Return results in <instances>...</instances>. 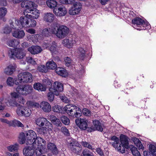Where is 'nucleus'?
I'll use <instances>...</instances> for the list:
<instances>
[{
    "instance_id": "nucleus-59",
    "label": "nucleus",
    "mask_w": 156,
    "mask_h": 156,
    "mask_svg": "<svg viewBox=\"0 0 156 156\" xmlns=\"http://www.w3.org/2000/svg\"><path fill=\"white\" fill-rule=\"evenodd\" d=\"M37 131L40 134H46L47 133V129L44 127L38 128Z\"/></svg>"
},
{
    "instance_id": "nucleus-30",
    "label": "nucleus",
    "mask_w": 156,
    "mask_h": 156,
    "mask_svg": "<svg viewBox=\"0 0 156 156\" xmlns=\"http://www.w3.org/2000/svg\"><path fill=\"white\" fill-rule=\"evenodd\" d=\"M47 122V119L43 117L38 118L35 120L36 125L40 127L43 126Z\"/></svg>"
},
{
    "instance_id": "nucleus-38",
    "label": "nucleus",
    "mask_w": 156,
    "mask_h": 156,
    "mask_svg": "<svg viewBox=\"0 0 156 156\" xmlns=\"http://www.w3.org/2000/svg\"><path fill=\"white\" fill-rule=\"evenodd\" d=\"M48 6L51 8H53L55 7L57 4L56 1L53 0H48L46 1Z\"/></svg>"
},
{
    "instance_id": "nucleus-12",
    "label": "nucleus",
    "mask_w": 156,
    "mask_h": 156,
    "mask_svg": "<svg viewBox=\"0 0 156 156\" xmlns=\"http://www.w3.org/2000/svg\"><path fill=\"white\" fill-rule=\"evenodd\" d=\"M23 14L25 16L29 18L37 19L40 16L39 11L35 9H33L31 10L28 9H26L23 12Z\"/></svg>"
},
{
    "instance_id": "nucleus-17",
    "label": "nucleus",
    "mask_w": 156,
    "mask_h": 156,
    "mask_svg": "<svg viewBox=\"0 0 156 156\" xmlns=\"http://www.w3.org/2000/svg\"><path fill=\"white\" fill-rule=\"evenodd\" d=\"M29 22L30 18L27 17L26 16H25V17H20V20H15L17 26L19 24V23H20L22 27H28V24Z\"/></svg>"
},
{
    "instance_id": "nucleus-23",
    "label": "nucleus",
    "mask_w": 156,
    "mask_h": 156,
    "mask_svg": "<svg viewBox=\"0 0 156 156\" xmlns=\"http://www.w3.org/2000/svg\"><path fill=\"white\" fill-rule=\"evenodd\" d=\"M50 119L51 122L57 126L61 127L62 125V123L60 119L57 118L56 117L53 115H51L50 116Z\"/></svg>"
},
{
    "instance_id": "nucleus-10",
    "label": "nucleus",
    "mask_w": 156,
    "mask_h": 156,
    "mask_svg": "<svg viewBox=\"0 0 156 156\" xmlns=\"http://www.w3.org/2000/svg\"><path fill=\"white\" fill-rule=\"evenodd\" d=\"M18 80L20 83H31L33 80L32 75L28 72L22 73L18 75Z\"/></svg>"
},
{
    "instance_id": "nucleus-51",
    "label": "nucleus",
    "mask_w": 156,
    "mask_h": 156,
    "mask_svg": "<svg viewBox=\"0 0 156 156\" xmlns=\"http://www.w3.org/2000/svg\"><path fill=\"white\" fill-rule=\"evenodd\" d=\"M12 29L8 26H5L2 30L3 33L5 34H9L12 31Z\"/></svg>"
},
{
    "instance_id": "nucleus-64",
    "label": "nucleus",
    "mask_w": 156,
    "mask_h": 156,
    "mask_svg": "<svg viewBox=\"0 0 156 156\" xmlns=\"http://www.w3.org/2000/svg\"><path fill=\"white\" fill-rule=\"evenodd\" d=\"M18 93L17 92H14L11 93V97L12 98H19V94H18Z\"/></svg>"
},
{
    "instance_id": "nucleus-9",
    "label": "nucleus",
    "mask_w": 156,
    "mask_h": 156,
    "mask_svg": "<svg viewBox=\"0 0 156 156\" xmlns=\"http://www.w3.org/2000/svg\"><path fill=\"white\" fill-rule=\"evenodd\" d=\"M31 85H19L16 88V90L19 94L27 95L30 93L33 90Z\"/></svg>"
},
{
    "instance_id": "nucleus-3",
    "label": "nucleus",
    "mask_w": 156,
    "mask_h": 156,
    "mask_svg": "<svg viewBox=\"0 0 156 156\" xmlns=\"http://www.w3.org/2000/svg\"><path fill=\"white\" fill-rule=\"evenodd\" d=\"M64 109L68 115L73 117L79 118L81 115V110L78 107L72 104L67 105Z\"/></svg>"
},
{
    "instance_id": "nucleus-5",
    "label": "nucleus",
    "mask_w": 156,
    "mask_h": 156,
    "mask_svg": "<svg viewBox=\"0 0 156 156\" xmlns=\"http://www.w3.org/2000/svg\"><path fill=\"white\" fill-rule=\"evenodd\" d=\"M67 144L69 149L74 153L78 154L82 150V147L81 145L73 139H68Z\"/></svg>"
},
{
    "instance_id": "nucleus-36",
    "label": "nucleus",
    "mask_w": 156,
    "mask_h": 156,
    "mask_svg": "<svg viewBox=\"0 0 156 156\" xmlns=\"http://www.w3.org/2000/svg\"><path fill=\"white\" fill-rule=\"evenodd\" d=\"M93 124L94 128L95 129V130L101 132L103 131V129L101 125V124L99 121L94 120L93 121Z\"/></svg>"
},
{
    "instance_id": "nucleus-31",
    "label": "nucleus",
    "mask_w": 156,
    "mask_h": 156,
    "mask_svg": "<svg viewBox=\"0 0 156 156\" xmlns=\"http://www.w3.org/2000/svg\"><path fill=\"white\" fill-rule=\"evenodd\" d=\"M46 66L48 69L54 70L57 67L56 64L53 60H49L46 63Z\"/></svg>"
},
{
    "instance_id": "nucleus-45",
    "label": "nucleus",
    "mask_w": 156,
    "mask_h": 156,
    "mask_svg": "<svg viewBox=\"0 0 156 156\" xmlns=\"http://www.w3.org/2000/svg\"><path fill=\"white\" fill-rule=\"evenodd\" d=\"M27 105L30 107H34L36 108H39L40 107V104L38 103L32 101H29L27 102Z\"/></svg>"
},
{
    "instance_id": "nucleus-40",
    "label": "nucleus",
    "mask_w": 156,
    "mask_h": 156,
    "mask_svg": "<svg viewBox=\"0 0 156 156\" xmlns=\"http://www.w3.org/2000/svg\"><path fill=\"white\" fill-rule=\"evenodd\" d=\"M18 144H15L13 145H11L7 147V149L10 152H13L16 151L18 149Z\"/></svg>"
},
{
    "instance_id": "nucleus-6",
    "label": "nucleus",
    "mask_w": 156,
    "mask_h": 156,
    "mask_svg": "<svg viewBox=\"0 0 156 156\" xmlns=\"http://www.w3.org/2000/svg\"><path fill=\"white\" fill-rule=\"evenodd\" d=\"M8 55L11 58H17L21 59L25 56L26 54L23 50L20 48L10 49L8 51Z\"/></svg>"
},
{
    "instance_id": "nucleus-55",
    "label": "nucleus",
    "mask_w": 156,
    "mask_h": 156,
    "mask_svg": "<svg viewBox=\"0 0 156 156\" xmlns=\"http://www.w3.org/2000/svg\"><path fill=\"white\" fill-rule=\"evenodd\" d=\"M64 60L65 65L67 66L68 67L71 64L72 61L70 58L68 57H66Z\"/></svg>"
},
{
    "instance_id": "nucleus-2",
    "label": "nucleus",
    "mask_w": 156,
    "mask_h": 156,
    "mask_svg": "<svg viewBox=\"0 0 156 156\" xmlns=\"http://www.w3.org/2000/svg\"><path fill=\"white\" fill-rule=\"evenodd\" d=\"M34 141L31 145H32L33 148L36 149L35 153L36 155L42 154L46 144L45 141L41 137L38 136Z\"/></svg>"
},
{
    "instance_id": "nucleus-54",
    "label": "nucleus",
    "mask_w": 156,
    "mask_h": 156,
    "mask_svg": "<svg viewBox=\"0 0 156 156\" xmlns=\"http://www.w3.org/2000/svg\"><path fill=\"white\" fill-rule=\"evenodd\" d=\"M60 130L61 132L65 135L68 136L69 135V131L65 127H62Z\"/></svg>"
},
{
    "instance_id": "nucleus-50",
    "label": "nucleus",
    "mask_w": 156,
    "mask_h": 156,
    "mask_svg": "<svg viewBox=\"0 0 156 156\" xmlns=\"http://www.w3.org/2000/svg\"><path fill=\"white\" fill-rule=\"evenodd\" d=\"M82 156H94L93 154L87 149H84L82 152Z\"/></svg>"
},
{
    "instance_id": "nucleus-37",
    "label": "nucleus",
    "mask_w": 156,
    "mask_h": 156,
    "mask_svg": "<svg viewBox=\"0 0 156 156\" xmlns=\"http://www.w3.org/2000/svg\"><path fill=\"white\" fill-rule=\"evenodd\" d=\"M9 123V125L11 126H17L20 127H23V125L20 121L16 120L10 121Z\"/></svg>"
},
{
    "instance_id": "nucleus-22",
    "label": "nucleus",
    "mask_w": 156,
    "mask_h": 156,
    "mask_svg": "<svg viewBox=\"0 0 156 156\" xmlns=\"http://www.w3.org/2000/svg\"><path fill=\"white\" fill-rule=\"evenodd\" d=\"M19 81L18 79L16 78L13 79L12 77H8L6 80V83L9 87H12L15 84L16 85H18L19 84V82L18 81Z\"/></svg>"
},
{
    "instance_id": "nucleus-43",
    "label": "nucleus",
    "mask_w": 156,
    "mask_h": 156,
    "mask_svg": "<svg viewBox=\"0 0 156 156\" xmlns=\"http://www.w3.org/2000/svg\"><path fill=\"white\" fill-rule=\"evenodd\" d=\"M81 144L84 147H87L89 149L93 150L94 148L92 146V145L89 142L86 141H82L81 142Z\"/></svg>"
},
{
    "instance_id": "nucleus-57",
    "label": "nucleus",
    "mask_w": 156,
    "mask_h": 156,
    "mask_svg": "<svg viewBox=\"0 0 156 156\" xmlns=\"http://www.w3.org/2000/svg\"><path fill=\"white\" fill-rule=\"evenodd\" d=\"M54 94L53 92L51 91H50L48 92L47 94V97L48 98V100L50 101H52L54 98Z\"/></svg>"
},
{
    "instance_id": "nucleus-8",
    "label": "nucleus",
    "mask_w": 156,
    "mask_h": 156,
    "mask_svg": "<svg viewBox=\"0 0 156 156\" xmlns=\"http://www.w3.org/2000/svg\"><path fill=\"white\" fill-rule=\"evenodd\" d=\"M129 138L126 136L121 134L120 136L121 144H119L118 150L121 153H124L125 152V148H129Z\"/></svg>"
},
{
    "instance_id": "nucleus-63",
    "label": "nucleus",
    "mask_w": 156,
    "mask_h": 156,
    "mask_svg": "<svg viewBox=\"0 0 156 156\" xmlns=\"http://www.w3.org/2000/svg\"><path fill=\"white\" fill-rule=\"evenodd\" d=\"M83 114L85 115L89 116L90 115V112L89 110L86 108H84L82 110Z\"/></svg>"
},
{
    "instance_id": "nucleus-7",
    "label": "nucleus",
    "mask_w": 156,
    "mask_h": 156,
    "mask_svg": "<svg viewBox=\"0 0 156 156\" xmlns=\"http://www.w3.org/2000/svg\"><path fill=\"white\" fill-rule=\"evenodd\" d=\"M132 22L134 25L139 27L138 30H141L149 29L150 27L149 23L143 20L139 17H136L132 20Z\"/></svg>"
},
{
    "instance_id": "nucleus-60",
    "label": "nucleus",
    "mask_w": 156,
    "mask_h": 156,
    "mask_svg": "<svg viewBox=\"0 0 156 156\" xmlns=\"http://www.w3.org/2000/svg\"><path fill=\"white\" fill-rule=\"evenodd\" d=\"M9 102L10 106L17 107L19 105L14 99L11 100Z\"/></svg>"
},
{
    "instance_id": "nucleus-11",
    "label": "nucleus",
    "mask_w": 156,
    "mask_h": 156,
    "mask_svg": "<svg viewBox=\"0 0 156 156\" xmlns=\"http://www.w3.org/2000/svg\"><path fill=\"white\" fill-rule=\"evenodd\" d=\"M63 90V85L60 82L56 81L55 82L52 87L49 88L50 91L52 92L54 95H58L60 92Z\"/></svg>"
},
{
    "instance_id": "nucleus-61",
    "label": "nucleus",
    "mask_w": 156,
    "mask_h": 156,
    "mask_svg": "<svg viewBox=\"0 0 156 156\" xmlns=\"http://www.w3.org/2000/svg\"><path fill=\"white\" fill-rule=\"evenodd\" d=\"M74 2V0H60V3L64 4H71Z\"/></svg>"
},
{
    "instance_id": "nucleus-21",
    "label": "nucleus",
    "mask_w": 156,
    "mask_h": 156,
    "mask_svg": "<svg viewBox=\"0 0 156 156\" xmlns=\"http://www.w3.org/2000/svg\"><path fill=\"white\" fill-rule=\"evenodd\" d=\"M40 107L45 112H49L51 110V107L48 102L42 101L40 104Z\"/></svg>"
},
{
    "instance_id": "nucleus-18",
    "label": "nucleus",
    "mask_w": 156,
    "mask_h": 156,
    "mask_svg": "<svg viewBox=\"0 0 156 156\" xmlns=\"http://www.w3.org/2000/svg\"><path fill=\"white\" fill-rule=\"evenodd\" d=\"M35 150H36V149L33 148L31 145V146L25 147L23 149V154L25 156H32L34 154Z\"/></svg>"
},
{
    "instance_id": "nucleus-28",
    "label": "nucleus",
    "mask_w": 156,
    "mask_h": 156,
    "mask_svg": "<svg viewBox=\"0 0 156 156\" xmlns=\"http://www.w3.org/2000/svg\"><path fill=\"white\" fill-rule=\"evenodd\" d=\"M112 141L111 143L112 146L118 149L119 143V140L118 138L115 136H113L110 139Z\"/></svg>"
},
{
    "instance_id": "nucleus-24",
    "label": "nucleus",
    "mask_w": 156,
    "mask_h": 156,
    "mask_svg": "<svg viewBox=\"0 0 156 156\" xmlns=\"http://www.w3.org/2000/svg\"><path fill=\"white\" fill-rule=\"evenodd\" d=\"M77 55L80 59L83 60L85 56L86 52L83 48L81 47L78 48L76 51Z\"/></svg>"
},
{
    "instance_id": "nucleus-42",
    "label": "nucleus",
    "mask_w": 156,
    "mask_h": 156,
    "mask_svg": "<svg viewBox=\"0 0 156 156\" xmlns=\"http://www.w3.org/2000/svg\"><path fill=\"white\" fill-rule=\"evenodd\" d=\"M56 43L55 42H53L52 44H50L49 49L52 53H56L57 52Z\"/></svg>"
},
{
    "instance_id": "nucleus-56",
    "label": "nucleus",
    "mask_w": 156,
    "mask_h": 156,
    "mask_svg": "<svg viewBox=\"0 0 156 156\" xmlns=\"http://www.w3.org/2000/svg\"><path fill=\"white\" fill-rule=\"evenodd\" d=\"M26 61L29 63L34 65L36 64V61L35 59H34L31 57H28L26 58Z\"/></svg>"
},
{
    "instance_id": "nucleus-46",
    "label": "nucleus",
    "mask_w": 156,
    "mask_h": 156,
    "mask_svg": "<svg viewBox=\"0 0 156 156\" xmlns=\"http://www.w3.org/2000/svg\"><path fill=\"white\" fill-rule=\"evenodd\" d=\"M60 119L62 122L65 125H68L69 123V119L66 116H63L61 117Z\"/></svg>"
},
{
    "instance_id": "nucleus-58",
    "label": "nucleus",
    "mask_w": 156,
    "mask_h": 156,
    "mask_svg": "<svg viewBox=\"0 0 156 156\" xmlns=\"http://www.w3.org/2000/svg\"><path fill=\"white\" fill-rule=\"evenodd\" d=\"M30 18V22H29V27H34L36 25L37 22L36 21L33 20H31Z\"/></svg>"
},
{
    "instance_id": "nucleus-13",
    "label": "nucleus",
    "mask_w": 156,
    "mask_h": 156,
    "mask_svg": "<svg viewBox=\"0 0 156 156\" xmlns=\"http://www.w3.org/2000/svg\"><path fill=\"white\" fill-rule=\"evenodd\" d=\"M74 2L73 6L69 11V14L72 15L78 14L82 8V5L80 2Z\"/></svg>"
},
{
    "instance_id": "nucleus-52",
    "label": "nucleus",
    "mask_w": 156,
    "mask_h": 156,
    "mask_svg": "<svg viewBox=\"0 0 156 156\" xmlns=\"http://www.w3.org/2000/svg\"><path fill=\"white\" fill-rule=\"evenodd\" d=\"M31 114V111L29 108H24V112L23 111V115L25 117H29Z\"/></svg>"
},
{
    "instance_id": "nucleus-32",
    "label": "nucleus",
    "mask_w": 156,
    "mask_h": 156,
    "mask_svg": "<svg viewBox=\"0 0 156 156\" xmlns=\"http://www.w3.org/2000/svg\"><path fill=\"white\" fill-rule=\"evenodd\" d=\"M48 148L49 150L55 154L58 153V149L56 145L52 143H49L48 144Z\"/></svg>"
},
{
    "instance_id": "nucleus-53",
    "label": "nucleus",
    "mask_w": 156,
    "mask_h": 156,
    "mask_svg": "<svg viewBox=\"0 0 156 156\" xmlns=\"http://www.w3.org/2000/svg\"><path fill=\"white\" fill-rule=\"evenodd\" d=\"M52 110L54 112L60 113L62 110L61 107L58 105H55L52 108Z\"/></svg>"
},
{
    "instance_id": "nucleus-62",
    "label": "nucleus",
    "mask_w": 156,
    "mask_h": 156,
    "mask_svg": "<svg viewBox=\"0 0 156 156\" xmlns=\"http://www.w3.org/2000/svg\"><path fill=\"white\" fill-rule=\"evenodd\" d=\"M60 98L63 102L67 103L69 102L70 100L69 99L65 96H60Z\"/></svg>"
},
{
    "instance_id": "nucleus-27",
    "label": "nucleus",
    "mask_w": 156,
    "mask_h": 156,
    "mask_svg": "<svg viewBox=\"0 0 156 156\" xmlns=\"http://www.w3.org/2000/svg\"><path fill=\"white\" fill-rule=\"evenodd\" d=\"M76 41L71 38L64 39L62 41V43L67 47L72 46L75 44Z\"/></svg>"
},
{
    "instance_id": "nucleus-14",
    "label": "nucleus",
    "mask_w": 156,
    "mask_h": 156,
    "mask_svg": "<svg viewBox=\"0 0 156 156\" xmlns=\"http://www.w3.org/2000/svg\"><path fill=\"white\" fill-rule=\"evenodd\" d=\"M75 122L82 129L85 130L87 127V121L86 119H77L75 120Z\"/></svg>"
},
{
    "instance_id": "nucleus-19",
    "label": "nucleus",
    "mask_w": 156,
    "mask_h": 156,
    "mask_svg": "<svg viewBox=\"0 0 156 156\" xmlns=\"http://www.w3.org/2000/svg\"><path fill=\"white\" fill-rule=\"evenodd\" d=\"M55 16L54 14L51 12H45L43 15V20L48 23H51L55 19Z\"/></svg>"
},
{
    "instance_id": "nucleus-1",
    "label": "nucleus",
    "mask_w": 156,
    "mask_h": 156,
    "mask_svg": "<svg viewBox=\"0 0 156 156\" xmlns=\"http://www.w3.org/2000/svg\"><path fill=\"white\" fill-rule=\"evenodd\" d=\"M37 137L36 133L32 130L26 131L25 133L22 132L20 133L19 138L21 144L24 143L27 145H31Z\"/></svg>"
},
{
    "instance_id": "nucleus-29",
    "label": "nucleus",
    "mask_w": 156,
    "mask_h": 156,
    "mask_svg": "<svg viewBox=\"0 0 156 156\" xmlns=\"http://www.w3.org/2000/svg\"><path fill=\"white\" fill-rule=\"evenodd\" d=\"M19 44L20 41L15 39L9 40L7 42V44L8 46L12 47H17Z\"/></svg>"
},
{
    "instance_id": "nucleus-39",
    "label": "nucleus",
    "mask_w": 156,
    "mask_h": 156,
    "mask_svg": "<svg viewBox=\"0 0 156 156\" xmlns=\"http://www.w3.org/2000/svg\"><path fill=\"white\" fill-rule=\"evenodd\" d=\"M129 148L134 156H141L140 153L138 151L136 147L131 146H130Z\"/></svg>"
},
{
    "instance_id": "nucleus-4",
    "label": "nucleus",
    "mask_w": 156,
    "mask_h": 156,
    "mask_svg": "<svg viewBox=\"0 0 156 156\" xmlns=\"http://www.w3.org/2000/svg\"><path fill=\"white\" fill-rule=\"evenodd\" d=\"M52 34L58 38H63L65 37L69 33V29L66 26L61 25L53 26Z\"/></svg>"
},
{
    "instance_id": "nucleus-20",
    "label": "nucleus",
    "mask_w": 156,
    "mask_h": 156,
    "mask_svg": "<svg viewBox=\"0 0 156 156\" xmlns=\"http://www.w3.org/2000/svg\"><path fill=\"white\" fill-rule=\"evenodd\" d=\"M27 50L31 54L34 55L39 53L42 51L41 48L38 45L32 46L29 48Z\"/></svg>"
},
{
    "instance_id": "nucleus-33",
    "label": "nucleus",
    "mask_w": 156,
    "mask_h": 156,
    "mask_svg": "<svg viewBox=\"0 0 156 156\" xmlns=\"http://www.w3.org/2000/svg\"><path fill=\"white\" fill-rule=\"evenodd\" d=\"M56 73L63 77H66L67 75L66 70L62 68H58L55 70Z\"/></svg>"
},
{
    "instance_id": "nucleus-47",
    "label": "nucleus",
    "mask_w": 156,
    "mask_h": 156,
    "mask_svg": "<svg viewBox=\"0 0 156 156\" xmlns=\"http://www.w3.org/2000/svg\"><path fill=\"white\" fill-rule=\"evenodd\" d=\"M7 13V9L5 7L0 8V19L4 16Z\"/></svg>"
},
{
    "instance_id": "nucleus-44",
    "label": "nucleus",
    "mask_w": 156,
    "mask_h": 156,
    "mask_svg": "<svg viewBox=\"0 0 156 156\" xmlns=\"http://www.w3.org/2000/svg\"><path fill=\"white\" fill-rule=\"evenodd\" d=\"M19 107L16 110V113L19 116H23L24 112V107L22 106L19 105Z\"/></svg>"
},
{
    "instance_id": "nucleus-49",
    "label": "nucleus",
    "mask_w": 156,
    "mask_h": 156,
    "mask_svg": "<svg viewBox=\"0 0 156 156\" xmlns=\"http://www.w3.org/2000/svg\"><path fill=\"white\" fill-rule=\"evenodd\" d=\"M150 152L156 156V147L153 145H150L149 146Z\"/></svg>"
},
{
    "instance_id": "nucleus-35",
    "label": "nucleus",
    "mask_w": 156,
    "mask_h": 156,
    "mask_svg": "<svg viewBox=\"0 0 156 156\" xmlns=\"http://www.w3.org/2000/svg\"><path fill=\"white\" fill-rule=\"evenodd\" d=\"M14 69L13 66L12 65H9L4 69V73L7 75H11L13 73Z\"/></svg>"
},
{
    "instance_id": "nucleus-15",
    "label": "nucleus",
    "mask_w": 156,
    "mask_h": 156,
    "mask_svg": "<svg viewBox=\"0 0 156 156\" xmlns=\"http://www.w3.org/2000/svg\"><path fill=\"white\" fill-rule=\"evenodd\" d=\"M67 10L64 6H60L58 8H55L53 9V12L56 16H62L67 13Z\"/></svg>"
},
{
    "instance_id": "nucleus-41",
    "label": "nucleus",
    "mask_w": 156,
    "mask_h": 156,
    "mask_svg": "<svg viewBox=\"0 0 156 156\" xmlns=\"http://www.w3.org/2000/svg\"><path fill=\"white\" fill-rule=\"evenodd\" d=\"M37 70L39 72L43 73H46L48 71L47 66L43 65H39L37 68Z\"/></svg>"
},
{
    "instance_id": "nucleus-48",
    "label": "nucleus",
    "mask_w": 156,
    "mask_h": 156,
    "mask_svg": "<svg viewBox=\"0 0 156 156\" xmlns=\"http://www.w3.org/2000/svg\"><path fill=\"white\" fill-rule=\"evenodd\" d=\"M45 127L48 131H52L53 128L52 125L47 120V122H46L45 124Z\"/></svg>"
},
{
    "instance_id": "nucleus-26",
    "label": "nucleus",
    "mask_w": 156,
    "mask_h": 156,
    "mask_svg": "<svg viewBox=\"0 0 156 156\" xmlns=\"http://www.w3.org/2000/svg\"><path fill=\"white\" fill-rule=\"evenodd\" d=\"M33 87L35 89L38 91H45L46 89V86L38 83H35L34 84Z\"/></svg>"
},
{
    "instance_id": "nucleus-25",
    "label": "nucleus",
    "mask_w": 156,
    "mask_h": 156,
    "mask_svg": "<svg viewBox=\"0 0 156 156\" xmlns=\"http://www.w3.org/2000/svg\"><path fill=\"white\" fill-rule=\"evenodd\" d=\"M12 35L16 38L21 39L24 37L25 34L23 30H17L14 31L12 33Z\"/></svg>"
},
{
    "instance_id": "nucleus-34",
    "label": "nucleus",
    "mask_w": 156,
    "mask_h": 156,
    "mask_svg": "<svg viewBox=\"0 0 156 156\" xmlns=\"http://www.w3.org/2000/svg\"><path fill=\"white\" fill-rule=\"evenodd\" d=\"M52 27L51 28H46L44 29L42 32V35L45 37H48L51 34H52Z\"/></svg>"
},
{
    "instance_id": "nucleus-16",
    "label": "nucleus",
    "mask_w": 156,
    "mask_h": 156,
    "mask_svg": "<svg viewBox=\"0 0 156 156\" xmlns=\"http://www.w3.org/2000/svg\"><path fill=\"white\" fill-rule=\"evenodd\" d=\"M22 7L26 8V9H28L31 10L33 9H35L37 7V5L34 2L29 1L25 0L24 1L22 2L21 4Z\"/></svg>"
}]
</instances>
